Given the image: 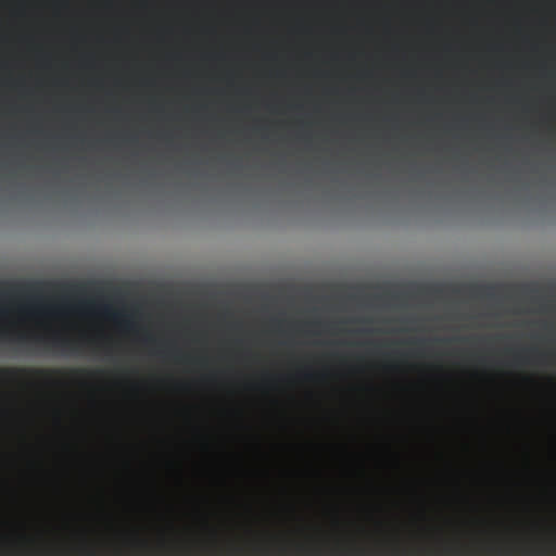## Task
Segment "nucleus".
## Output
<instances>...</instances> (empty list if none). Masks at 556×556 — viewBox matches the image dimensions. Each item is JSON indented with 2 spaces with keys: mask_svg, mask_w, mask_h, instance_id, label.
Wrapping results in <instances>:
<instances>
[{
  "mask_svg": "<svg viewBox=\"0 0 556 556\" xmlns=\"http://www.w3.org/2000/svg\"><path fill=\"white\" fill-rule=\"evenodd\" d=\"M34 342L45 350L76 353L80 351L81 342L67 337L53 334L51 337H35Z\"/></svg>",
  "mask_w": 556,
  "mask_h": 556,
  "instance_id": "obj_1",
  "label": "nucleus"
},
{
  "mask_svg": "<svg viewBox=\"0 0 556 556\" xmlns=\"http://www.w3.org/2000/svg\"><path fill=\"white\" fill-rule=\"evenodd\" d=\"M25 374H35L38 376H47L49 371L47 370H27V369H18V368H0V380L2 381H15L21 375Z\"/></svg>",
  "mask_w": 556,
  "mask_h": 556,
  "instance_id": "obj_2",
  "label": "nucleus"
},
{
  "mask_svg": "<svg viewBox=\"0 0 556 556\" xmlns=\"http://www.w3.org/2000/svg\"><path fill=\"white\" fill-rule=\"evenodd\" d=\"M103 313L104 315H106L108 317H110L111 319L115 320L116 323L118 324H122L124 325L125 327L127 328H130L132 326V323L131 320L128 318L127 315L123 314V313H119V312H115V311H112L111 308L109 307H105L103 309Z\"/></svg>",
  "mask_w": 556,
  "mask_h": 556,
  "instance_id": "obj_3",
  "label": "nucleus"
},
{
  "mask_svg": "<svg viewBox=\"0 0 556 556\" xmlns=\"http://www.w3.org/2000/svg\"><path fill=\"white\" fill-rule=\"evenodd\" d=\"M527 353H536V350H525L522 352H514V359L517 365H526L534 363L533 359L527 356Z\"/></svg>",
  "mask_w": 556,
  "mask_h": 556,
  "instance_id": "obj_4",
  "label": "nucleus"
},
{
  "mask_svg": "<svg viewBox=\"0 0 556 556\" xmlns=\"http://www.w3.org/2000/svg\"><path fill=\"white\" fill-rule=\"evenodd\" d=\"M16 339L20 343H25L28 340V337L21 334Z\"/></svg>",
  "mask_w": 556,
  "mask_h": 556,
  "instance_id": "obj_5",
  "label": "nucleus"
},
{
  "mask_svg": "<svg viewBox=\"0 0 556 556\" xmlns=\"http://www.w3.org/2000/svg\"><path fill=\"white\" fill-rule=\"evenodd\" d=\"M539 356H540V357H539V359H536V362H535V363H541V364H542V363H544V359H543V356H544V355H543V354H540Z\"/></svg>",
  "mask_w": 556,
  "mask_h": 556,
  "instance_id": "obj_6",
  "label": "nucleus"
},
{
  "mask_svg": "<svg viewBox=\"0 0 556 556\" xmlns=\"http://www.w3.org/2000/svg\"><path fill=\"white\" fill-rule=\"evenodd\" d=\"M425 342H426L425 340H418V341H417V343H419V344H422V343H425Z\"/></svg>",
  "mask_w": 556,
  "mask_h": 556,
  "instance_id": "obj_7",
  "label": "nucleus"
},
{
  "mask_svg": "<svg viewBox=\"0 0 556 556\" xmlns=\"http://www.w3.org/2000/svg\"><path fill=\"white\" fill-rule=\"evenodd\" d=\"M305 378L306 379H312L313 377H312V375H305Z\"/></svg>",
  "mask_w": 556,
  "mask_h": 556,
  "instance_id": "obj_8",
  "label": "nucleus"
}]
</instances>
